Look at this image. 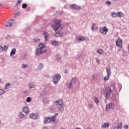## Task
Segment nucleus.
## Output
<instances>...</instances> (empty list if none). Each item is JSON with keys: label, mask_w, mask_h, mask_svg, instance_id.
I'll list each match as a JSON object with an SVG mask.
<instances>
[{"label": "nucleus", "mask_w": 129, "mask_h": 129, "mask_svg": "<svg viewBox=\"0 0 129 129\" xmlns=\"http://www.w3.org/2000/svg\"><path fill=\"white\" fill-rule=\"evenodd\" d=\"M22 111L24 112L26 114H29L30 112V108L29 106H24L22 108Z\"/></svg>", "instance_id": "obj_13"}, {"label": "nucleus", "mask_w": 129, "mask_h": 129, "mask_svg": "<svg viewBox=\"0 0 129 129\" xmlns=\"http://www.w3.org/2000/svg\"><path fill=\"white\" fill-rule=\"evenodd\" d=\"M77 80V79L76 78V77H74L72 78L71 82H70L69 83H67L68 88H69V89L73 88V84H75V83H76Z\"/></svg>", "instance_id": "obj_7"}, {"label": "nucleus", "mask_w": 129, "mask_h": 129, "mask_svg": "<svg viewBox=\"0 0 129 129\" xmlns=\"http://www.w3.org/2000/svg\"><path fill=\"white\" fill-rule=\"evenodd\" d=\"M22 68H23V69H27V68H28V64H23Z\"/></svg>", "instance_id": "obj_31"}, {"label": "nucleus", "mask_w": 129, "mask_h": 129, "mask_svg": "<svg viewBox=\"0 0 129 129\" xmlns=\"http://www.w3.org/2000/svg\"><path fill=\"white\" fill-rule=\"evenodd\" d=\"M5 92H6L5 91V90L3 89H0V96H2L3 94H5Z\"/></svg>", "instance_id": "obj_30"}, {"label": "nucleus", "mask_w": 129, "mask_h": 129, "mask_svg": "<svg viewBox=\"0 0 129 129\" xmlns=\"http://www.w3.org/2000/svg\"><path fill=\"white\" fill-rule=\"evenodd\" d=\"M27 7H28V5H27L26 4H23L22 5V9H26V8H27Z\"/></svg>", "instance_id": "obj_34"}, {"label": "nucleus", "mask_w": 129, "mask_h": 129, "mask_svg": "<svg viewBox=\"0 0 129 129\" xmlns=\"http://www.w3.org/2000/svg\"><path fill=\"white\" fill-rule=\"evenodd\" d=\"M114 2H117L118 0H113Z\"/></svg>", "instance_id": "obj_54"}, {"label": "nucleus", "mask_w": 129, "mask_h": 129, "mask_svg": "<svg viewBox=\"0 0 129 129\" xmlns=\"http://www.w3.org/2000/svg\"><path fill=\"white\" fill-rule=\"evenodd\" d=\"M64 56H68V51H64Z\"/></svg>", "instance_id": "obj_45"}, {"label": "nucleus", "mask_w": 129, "mask_h": 129, "mask_svg": "<svg viewBox=\"0 0 129 129\" xmlns=\"http://www.w3.org/2000/svg\"><path fill=\"white\" fill-rule=\"evenodd\" d=\"M56 60H57V61H59V62H61V56L59 55V57L56 58Z\"/></svg>", "instance_id": "obj_41"}, {"label": "nucleus", "mask_w": 129, "mask_h": 129, "mask_svg": "<svg viewBox=\"0 0 129 129\" xmlns=\"http://www.w3.org/2000/svg\"><path fill=\"white\" fill-rule=\"evenodd\" d=\"M48 36H44V38H45V39L46 41H47V40H48Z\"/></svg>", "instance_id": "obj_49"}, {"label": "nucleus", "mask_w": 129, "mask_h": 129, "mask_svg": "<svg viewBox=\"0 0 129 129\" xmlns=\"http://www.w3.org/2000/svg\"><path fill=\"white\" fill-rule=\"evenodd\" d=\"M21 3H22V1L21 0H19L18 1L17 3H16V6H18L19 5V4H21Z\"/></svg>", "instance_id": "obj_43"}, {"label": "nucleus", "mask_w": 129, "mask_h": 129, "mask_svg": "<svg viewBox=\"0 0 129 129\" xmlns=\"http://www.w3.org/2000/svg\"><path fill=\"white\" fill-rule=\"evenodd\" d=\"M56 105L58 106V110L60 112H63L64 111V104H63V101L61 99L56 100L55 101Z\"/></svg>", "instance_id": "obj_3"}, {"label": "nucleus", "mask_w": 129, "mask_h": 129, "mask_svg": "<svg viewBox=\"0 0 129 129\" xmlns=\"http://www.w3.org/2000/svg\"><path fill=\"white\" fill-rule=\"evenodd\" d=\"M63 11H59V15H62Z\"/></svg>", "instance_id": "obj_52"}, {"label": "nucleus", "mask_w": 129, "mask_h": 129, "mask_svg": "<svg viewBox=\"0 0 129 129\" xmlns=\"http://www.w3.org/2000/svg\"><path fill=\"white\" fill-rule=\"evenodd\" d=\"M128 52H129V44H128Z\"/></svg>", "instance_id": "obj_56"}, {"label": "nucleus", "mask_w": 129, "mask_h": 129, "mask_svg": "<svg viewBox=\"0 0 129 129\" xmlns=\"http://www.w3.org/2000/svg\"><path fill=\"white\" fill-rule=\"evenodd\" d=\"M117 17L118 18H122L124 17V14L122 12H119L117 13Z\"/></svg>", "instance_id": "obj_23"}, {"label": "nucleus", "mask_w": 129, "mask_h": 129, "mask_svg": "<svg viewBox=\"0 0 129 129\" xmlns=\"http://www.w3.org/2000/svg\"><path fill=\"white\" fill-rule=\"evenodd\" d=\"M92 77H93V80H95V79L96 78V75L93 74V75H92Z\"/></svg>", "instance_id": "obj_42"}, {"label": "nucleus", "mask_w": 129, "mask_h": 129, "mask_svg": "<svg viewBox=\"0 0 129 129\" xmlns=\"http://www.w3.org/2000/svg\"><path fill=\"white\" fill-rule=\"evenodd\" d=\"M39 116V114H38V113H34L30 114V118L31 119H38Z\"/></svg>", "instance_id": "obj_10"}, {"label": "nucleus", "mask_w": 129, "mask_h": 129, "mask_svg": "<svg viewBox=\"0 0 129 129\" xmlns=\"http://www.w3.org/2000/svg\"><path fill=\"white\" fill-rule=\"evenodd\" d=\"M96 61L98 62H99V61L98 60V59H97V60H96Z\"/></svg>", "instance_id": "obj_57"}, {"label": "nucleus", "mask_w": 129, "mask_h": 129, "mask_svg": "<svg viewBox=\"0 0 129 129\" xmlns=\"http://www.w3.org/2000/svg\"><path fill=\"white\" fill-rule=\"evenodd\" d=\"M124 128L127 129L128 128V126L127 125H124Z\"/></svg>", "instance_id": "obj_48"}, {"label": "nucleus", "mask_w": 129, "mask_h": 129, "mask_svg": "<svg viewBox=\"0 0 129 129\" xmlns=\"http://www.w3.org/2000/svg\"><path fill=\"white\" fill-rule=\"evenodd\" d=\"M116 45L119 48H122V39L118 38V40L116 41Z\"/></svg>", "instance_id": "obj_11"}, {"label": "nucleus", "mask_w": 129, "mask_h": 129, "mask_svg": "<svg viewBox=\"0 0 129 129\" xmlns=\"http://www.w3.org/2000/svg\"><path fill=\"white\" fill-rule=\"evenodd\" d=\"M122 127V124L121 122L118 123L117 125L115 126L114 129H121Z\"/></svg>", "instance_id": "obj_20"}, {"label": "nucleus", "mask_w": 129, "mask_h": 129, "mask_svg": "<svg viewBox=\"0 0 129 129\" xmlns=\"http://www.w3.org/2000/svg\"><path fill=\"white\" fill-rule=\"evenodd\" d=\"M97 53H98V54H101V53H102V49H99L97 51Z\"/></svg>", "instance_id": "obj_35"}, {"label": "nucleus", "mask_w": 129, "mask_h": 129, "mask_svg": "<svg viewBox=\"0 0 129 129\" xmlns=\"http://www.w3.org/2000/svg\"><path fill=\"white\" fill-rule=\"evenodd\" d=\"M51 44L54 47H56L58 46V41L56 40H51Z\"/></svg>", "instance_id": "obj_16"}, {"label": "nucleus", "mask_w": 129, "mask_h": 129, "mask_svg": "<svg viewBox=\"0 0 129 129\" xmlns=\"http://www.w3.org/2000/svg\"><path fill=\"white\" fill-rule=\"evenodd\" d=\"M3 50H4V48L0 45V52H3Z\"/></svg>", "instance_id": "obj_44"}, {"label": "nucleus", "mask_w": 129, "mask_h": 129, "mask_svg": "<svg viewBox=\"0 0 129 129\" xmlns=\"http://www.w3.org/2000/svg\"><path fill=\"white\" fill-rule=\"evenodd\" d=\"M71 9H73V10H80L81 9V7L80 6L77 5L76 4H73L70 6Z\"/></svg>", "instance_id": "obj_14"}, {"label": "nucleus", "mask_w": 129, "mask_h": 129, "mask_svg": "<svg viewBox=\"0 0 129 129\" xmlns=\"http://www.w3.org/2000/svg\"><path fill=\"white\" fill-rule=\"evenodd\" d=\"M55 37H60V31H58V32L55 33L54 34Z\"/></svg>", "instance_id": "obj_32"}, {"label": "nucleus", "mask_w": 129, "mask_h": 129, "mask_svg": "<svg viewBox=\"0 0 129 129\" xmlns=\"http://www.w3.org/2000/svg\"><path fill=\"white\" fill-rule=\"evenodd\" d=\"M31 98L30 97H28L26 99L27 102H31Z\"/></svg>", "instance_id": "obj_36"}, {"label": "nucleus", "mask_w": 129, "mask_h": 129, "mask_svg": "<svg viewBox=\"0 0 129 129\" xmlns=\"http://www.w3.org/2000/svg\"><path fill=\"white\" fill-rule=\"evenodd\" d=\"M114 104L111 102L107 104L106 106V111H107L108 109H111V108H114Z\"/></svg>", "instance_id": "obj_12"}, {"label": "nucleus", "mask_w": 129, "mask_h": 129, "mask_svg": "<svg viewBox=\"0 0 129 129\" xmlns=\"http://www.w3.org/2000/svg\"><path fill=\"white\" fill-rule=\"evenodd\" d=\"M89 129H92L91 128H89Z\"/></svg>", "instance_id": "obj_61"}, {"label": "nucleus", "mask_w": 129, "mask_h": 129, "mask_svg": "<svg viewBox=\"0 0 129 129\" xmlns=\"http://www.w3.org/2000/svg\"><path fill=\"white\" fill-rule=\"evenodd\" d=\"M88 105H89L90 108H93V107H94V105L92 103L89 104Z\"/></svg>", "instance_id": "obj_38"}, {"label": "nucleus", "mask_w": 129, "mask_h": 129, "mask_svg": "<svg viewBox=\"0 0 129 129\" xmlns=\"http://www.w3.org/2000/svg\"><path fill=\"white\" fill-rule=\"evenodd\" d=\"M30 27H27V28H26V31L30 30Z\"/></svg>", "instance_id": "obj_51"}, {"label": "nucleus", "mask_w": 129, "mask_h": 129, "mask_svg": "<svg viewBox=\"0 0 129 129\" xmlns=\"http://www.w3.org/2000/svg\"><path fill=\"white\" fill-rule=\"evenodd\" d=\"M17 15H18V14H15V16H17Z\"/></svg>", "instance_id": "obj_60"}, {"label": "nucleus", "mask_w": 129, "mask_h": 129, "mask_svg": "<svg viewBox=\"0 0 129 129\" xmlns=\"http://www.w3.org/2000/svg\"><path fill=\"white\" fill-rule=\"evenodd\" d=\"M59 37H63V33L59 32Z\"/></svg>", "instance_id": "obj_47"}, {"label": "nucleus", "mask_w": 129, "mask_h": 129, "mask_svg": "<svg viewBox=\"0 0 129 129\" xmlns=\"http://www.w3.org/2000/svg\"><path fill=\"white\" fill-rule=\"evenodd\" d=\"M119 87H120L119 91H120V90L121 89V87H122V86L121 85H119Z\"/></svg>", "instance_id": "obj_50"}, {"label": "nucleus", "mask_w": 129, "mask_h": 129, "mask_svg": "<svg viewBox=\"0 0 129 129\" xmlns=\"http://www.w3.org/2000/svg\"><path fill=\"white\" fill-rule=\"evenodd\" d=\"M111 16L112 18H116V17H117V13H116L115 12H112L111 13Z\"/></svg>", "instance_id": "obj_26"}, {"label": "nucleus", "mask_w": 129, "mask_h": 129, "mask_svg": "<svg viewBox=\"0 0 129 129\" xmlns=\"http://www.w3.org/2000/svg\"><path fill=\"white\" fill-rule=\"evenodd\" d=\"M19 117L20 118H24V117L25 118H27V115H25V114H24V113H23V112H21L19 113Z\"/></svg>", "instance_id": "obj_19"}, {"label": "nucleus", "mask_w": 129, "mask_h": 129, "mask_svg": "<svg viewBox=\"0 0 129 129\" xmlns=\"http://www.w3.org/2000/svg\"><path fill=\"white\" fill-rule=\"evenodd\" d=\"M105 4L107 5V6H110L111 5V2L110 1H106Z\"/></svg>", "instance_id": "obj_33"}, {"label": "nucleus", "mask_w": 129, "mask_h": 129, "mask_svg": "<svg viewBox=\"0 0 129 129\" xmlns=\"http://www.w3.org/2000/svg\"><path fill=\"white\" fill-rule=\"evenodd\" d=\"M115 90V87L113 85H111L105 88V97L106 99H108L110 97V94L113 93Z\"/></svg>", "instance_id": "obj_2"}, {"label": "nucleus", "mask_w": 129, "mask_h": 129, "mask_svg": "<svg viewBox=\"0 0 129 129\" xmlns=\"http://www.w3.org/2000/svg\"><path fill=\"white\" fill-rule=\"evenodd\" d=\"M47 128H48V127H43L42 128V129H47Z\"/></svg>", "instance_id": "obj_53"}, {"label": "nucleus", "mask_w": 129, "mask_h": 129, "mask_svg": "<svg viewBox=\"0 0 129 129\" xmlns=\"http://www.w3.org/2000/svg\"><path fill=\"white\" fill-rule=\"evenodd\" d=\"M109 126V124L108 123H104L101 125L102 128H107Z\"/></svg>", "instance_id": "obj_18"}, {"label": "nucleus", "mask_w": 129, "mask_h": 129, "mask_svg": "<svg viewBox=\"0 0 129 129\" xmlns=\"http://www.w3.org/2000/svg\"><path fill=\"white\" fill-rule=\"evenodd\" d=\"M59 114L56 113L54 115L52 116V117H50V116L46 117L44 118L43 123L44 124H47V122H51V121H55V119L56 118V116H58Z\"/></svg>", "instance_id": "obj_5"}, {"label": "nucleus", "mask_w": 129, "mask_h": 129, "mask_svg": "<svg viewBox=\"0 0 129 129\" xmlns=\"http://www.w3.org/2000/svg\"><path fill=\"white\" fill-rule=\"evenodd\" d=\"M94 24H93L92 25V27H91V29L92 30V31H94Z\"/></svg>", "instance_id": "obj_46"}, {"label": "nucleus", "mask_w": 129, "mask_h": 129, "mask_svg": "<svg viewBox=\"0 0 129 129\" xmlns=\"http://www.w3.org/2000/svg\"><path fill=\"white\" fill-rule=\"evenodd\" d=\"M99 30L100 33L103 35H106L108 32V29H107V28H106L105 26L103 27V28H99Z\"/></svg>", "instance_id": "obj_9"}, {"label": "nucleus", "mask_w": 129, "mask_h": 129, "mask_svg": "<svg viewBox=\"0 0 129 129\" xmlns=\"http://www.w3.org/2000/svg\"><path fill=\"white\" fill-rule=\"evenodd\" d=\"M54 25H52V28H53L56 32L58 31V29L60 28V30H62V28H61V21L59 20H56L54 21Z\"/></svg>", "instance_id": "obj_4"}, {"label": "nucleus", "mask_w": 129, "mask_h": 129, "mask_svg": "<svg viewBox=\"0 0 129 129\" xmlns=\"http://www.w3.org/2000/svg\"><path fill=\"white\" fill-rule=\"evenodd\" d=\"M1 82H2V79H0V83H1Z\"/></svg>", "instance_id": "obj_58"}, {"label": "nucleus", "mask_w": 129, "mask_h": 129, "mask_svg": "<svg viewBox=\"0 0 129 129\" xmlns=\"http://www.w3.org/2000/svg\"><path fill=\"white\" fill-rule=\"evenodd\" d=\"M44 67V65L43 63H40L38 66V70H42L43 69V68Z\"/></svg>", "instance_id": "obj_25"}, {"label": "nucleus", "mask_w": 129, "mask_h": 129, "mask_svg": "<svg viewBox=\"0 0 129 129\" xmlns=\"http://www.w3.org/2000/svg\"><path fill=\"white\" fill-rule=\"evenodd\" d=\"M11 86V83H7V84H6V85H5V89H9V86Z\"/></svg>", "instance_id": "obj_28"}, {"label": "nucleus", "mask_w": 129, "mask_h": 129, "mask_svg": "<svg viewBox=\"0 0 129 129\" xmlns=\"http://www.w3.org/2000/svg\"><path fill=\"white\" fill-rule=\"evenodd\" d=\"M8 49H9V46L8 45H5L4 47L3 50L4 52H6L7 50H8Z\"/></svg>", "instance_id": "obj_29"}, {"label": "nucleus", "mask_w": 129, "mask_h": 129, "mask_svg": "<svg viewBox=\"0 0 129 129\" xmlns=\"http://www.w3.org/2000/svg\"><path fill=\"white\" fill-rule=\"evenodd\" d=\"M94 102L97 105L99 104V100L97 97H95L94 99Z\"/></svg>", "instance_id": "obj_27"}, {"label": "nucleus", "mask_w": 129, "mask_h": 129, "mask_svg": "<svg viewBox=\"0 0 129 129\" xmlns=\"http://www.w3.org/2000/svg\"><path fill=\"white\" fill-rule=\"evenodd\" d=\"M43 35H44V37L46 36H49V34H48V33L46 31L43 32Z\"/></svg>", "instance_id": "obj_40"}, {"label": "nucleus", "mask_w": 129, "mask_h": 129, "mask_svg": "<svg viewBox=\"0 0 129 129\" xmlns=\"http://www.w3.org/2000/svg\"><path fill=\"white\" fill-rule=\"evenodd\" d=\"M84 40H85V38L82 36H79L76 39V41H77V42H82L84 41Z\"/></svg>", "instance_id": "obj_15"}, {"label": "nucleus", "mask_w": 129, "mask_h": 129, "mask_svg": "<svg viewBox=\"0 0 129 129\" xmlns=\"http://www.w3.org/2000/svg\"><path fill=\"white\" fill-rule=\"evenodd\" d=\"M28 86H29V88L31 89L35 88V84H34V83L33 82H30L29 83Z\"/></svg>", "instance_id": "obj_22"}, {"label": "nucleus", "mask_w": 129, "mask_h": 129, "mask_svg": "<svg viewBox=\"0 0 129 129\" xmlns=\"http://www.w3.org/2000/svg\"><path fill=\"white\" fill-rule=\"evenodd\" d=\"M11 26H13V19L8 21V24H7L6 27H11Z\"/></svg>", "instance_id": "obj_21"}, {"label": "nucleus", "mask_w": 129, "mask_h": 129, "mask_svg": "<svg viewBox=\"0 0 129 129\" xmlns=\"http://www.w3.org/2000/svg\"><path fill=\"white\" fill-rule=\"evenodd\" d=\"M35 43H38L40 42V39H34Z\"/></svg>", "instance_id": "obj_39"}, {"label": "nucleus", "mask_w": 129, "mask_h": 129, "mask_svg": "<svg viewBox=\"0 0 129 129\" xmlns=\"http://www.w3.org/2000/svg\"><path fill=\"white\" fill-rule=\"evenodd\" d=\"M27 58V54H25L24 55L22 56V60H25Z\"/></svg>", "instance_id": "obj_37"}, {"label": "nucleus", "mask_w": 129, "mask_h": 129, "mask_svg": "<svg viewBox=\"0 0 129 129\" xmlns=\"http://www.w3.org/2000/svg\"><path fill=\"white\" fill-rule=\"evenodd\" d=\"M111 99H112V101H116L117 98L115 97V94H113L112 96L111 97Z\"/></svg>", "instance_id": "obj_24"}, {"label": "nucleus", "mask_w": 129, "mask_h": 129, "mask_svg": "<svg viewBox=\"0 0 129 129\" xmlns=\"http://www.w3.org/2000/svg\"><path fill=\"white\" fill-rule=\"evenodd\" d=\"M16 51H17V49H16V48H13L11 51L10 56H14V55H15Z\"/></svg>", "instance_id": "obj_17"}, {"label": "nucleus", "mask_w": 129, "mask_h": 129, "mask_svg": "<svg viewBox=\"0 0 129 129\" xmlns=\"http://www.w3.org/2000/svg\"><path fill=\"white\" fill-rule=\"evenodd\" d=\"M60 129H64V128H63V127H61V128H60Z\"/></svg>", "instance_id": "obj_59"}, {"label": "nucleus", "mask_w": 129, "mask_h": 129, "mask_svg": "<svg viewBox=\"0 0 129 129\" xmlns=\"http://www.w3.org/2000/svg\"><path fill=\"white\" fill-rule=\"evenodd\" d=\"M0 7H3V5L0 4Z\"/></svg>", "instance_id": "obj_55"}, {"label": "nucleus", "mask_w": 129, "mask_h": 129, "mask_svg": "<svg viewBox=\"0 0 129 129\" xmlns=\"http://www.w3.org/2000/svg\"><path fill=\"white\" fill-rule=\"evenodd\" d=\"M45 48V44L43 43H40L38 47L36 49L35 51V54L36 56H40L44 53H46L48 51L47 49L43 50Z\"/></svg>", "instance_id": "obj_1"}, {"label": "nucleus", "mask_w": 129, "mask_h": 129, "mask_svg": "<svg viewBox=\"0 0 129 129\" xmlns=\"http://www.w3.org/2000/svg\"><path fill=\"white\" fill-rule=\"evenodd\" d=\"M60 79H61L60 75L59 74H57L55 75L52 77V82H53L54 84H58V82H59Z\"/></svg>", "instance_id": "obj_6"}, {"label": "nucleus", "mask_w": 129, "mask_h": 129, "mask_svg": "<svg viewBox=\"0 0 129 129\" xmlns=\"http://www.w3.org/2000/svg\"><path fill=\"white\" fill-rule=\"evenodd\" d=\"M106 72H107V77H105L104 78V81H107V80H108V79H109V76H110L111 75V71L110 70V67L108 66L106 69Z\"/></svg>", "instance_id": "obj_8"}]
</instances>
